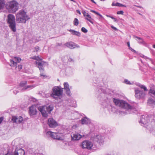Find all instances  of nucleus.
<instances>
[{
  "label": "nucleus",
  "instance_id": "9d476101",
  "mask_svg": "<svg viewBox=\"0 0 155 155\" xmlns=\"http://www.w3.org/2000/svg\"><path fill=\"white\" fill-rule=\"evenodd\" d=\"M149 121V118L144 115L141 116L140 120L139 121V123L142 126L146 127L145 125Z\"/></svg>",
  "mask_w": 155,
  "mask_h": 155
},
{
  "label": "nucleus",
  "instance_id": "09e8293b",
  "mask_svg": "<svg viewBox=\"0 0 155 155\" xmlns=\"http://www.w3.org/2000/svg\"><path fill=\"white\" fill-rule=\"evenodd\" d=\"M62 45L61 43H57L56 44V46H60Z\"/></svg>",
  "mask_w": 155,
  "mask_h": 155
},
{
  "label": "nucleus",
  "instance_id": "c85d7f7f",
  "mask_svg": "<svg viewBox=\"0 0 155 155\" xmlns=\"http://www.w3.org/2000/svg\"><path fill=\"white\" fill-rule=\"evenodd\" d=\"M149 94L151 96H155V90L151 89H150Z\"/></svg>",
  "mask_w": 155,
  "mask_h": 155
},
{
  "label": "nucleus",
  "instance_id": "473e14b6",
  "mask_svg": "<svg viewBox=\"0 0 155 155\" xmlns=\"http://www.w3.org/2000/svg\"><path fill=\"white\" fill-rule=\"evenodd\" d=\"M27 84L26 81H21L20 84V86L22 87H24Z\"/></svg>",
  "mask_w": 155,
  "mask_h": 155
},
{
  "label": "nucleus",
  "instance_id": "6ab92c4d",
  "mask_svg": "<svg viewBox=\"0 0 155 155\" xmlns=\"http://www.w3.org/2000/svg\"><path fill=\"white\" fill-rule=\"evenodd\" d=\"M81 123L82 124H89L91 123V120L87 117H84L81 119Z\"/></svg>",
  "mask_w": 155,
  "mask_h": 155
},
{
  "label": "nucleus",
  "instance_id": "39448f33",
  "mask_svg": "<svg viewBox=\"0 0 155 155\" xmlns=\"http://www.w3.org/2000/svg\"><path fill=\"white\" fill-rule=\"evenodd\" d=\"M53 109V106L52 105L41 106L38 108V109L41 113L42 116L46 117H48V113H50Z\"/></svg>",
  "mask_w": 155,
  "mask_h": 155
},
{
  "label": "nucleus",
  "instance_id": "f704fd0d",
  "mask_svg": "<svg viewBox=\"0 0 155 155\" xmlns=\"http://www.w3.org/2000/svg\"><path fill=\"white\" fill-rule=\"evenodd\" d=\"M33 87V86L32 85H29L27 86H25L23 87V88L22 89L23 90H26L27 88H31Z\"/></svg>",
  "mask_w": 155,
  "mask_h": 155
},
{
  "label": "nucleus",
  "instance_id": "13d9d810",
  "mask_svg": "<svg viewBox=\"0 0 155 155\" xmlns=\"http://www.w3.org/2000/svg\"><path fill=\"white\" fill-rule=\"evenodd\" d=\"M91 1L93 3L95 4H96V3L94 2V0H91Z\"/></svg>",
  "mask_w": 155,
  "mask_h": 155
},
{
  "label": "nucleus",
  "instance_id": "79ce46f5",
  "mask_svg": "<svg viewBox=\"0 0 155 155\" xmlns=\"http://www.w3.org/2000/svg\"><path fill=\"white\" fill-rule=\"evenodd\" d=\"M19 90L20 89H18L17 90H16L14 89L13 91V93L14 94H16L18 92H19Z\"/></svg>",
  "mask_w": 155,
  "mask_h": 155
},
{
  "label": "nucleus",
  "instance_id": "a19ab883",
  "mask_svg": "<svg viewBox=\"0 0 155 155\" xmlns=\"http://www.w3.org/2000/svg\"><path fill=\"white\" fill-rule=\"evenodd\" d=\"M40 76H41L43 77V78H45V77H46L45 74L43 73H41V74H40Z\"/></svg>",
  "mask_w": 155,
  "mask_h": 155
},
{
  "label": "nucleus",
  "instance_id": "ddd939ff",
  "mask_svg": "<svg viewBox=\"0 0 155 155\" xmlns=\"http://www.w3.org/2000/svg\"><path fill=\"white\" fill-rule=\"evenodd\" d=\"M48 124L50 127L54 128L56 127L58 125V124L52 118H49L48 120Z\"/></svg>",
  "mask_w": 155,
  "mask_h": 155
},
{
  "label": "nucleus",
  "instance_id": "393cba45",
  "mask_svg": "<svg viewBox=\"0 0 155 155\" xmlns=\"http://www.w3.org/2000/svg\"><path fill=\"white\" fill-rule=\"evenodd\" d=\"M19 143V139L18 138L14 140L12 142V145L15 147H17Z\"/></svg>",
  "mask_w": 155,
  "mask_h": 155
},
{
  "label": "nucleus",
  "instance_id": "7c9ffc66",
  "mask_svg": "<svg viewBox=\"0 0 155 155\" xmlns=\"http://www.w3.org/2000/svg\"><path fill=\"white\" fill-rule=\"evenodd\" d=\"M124 83L127 84H133L134 83L133 82H130L127 79L124 80Z\"/></svg>",
  "mask_w": 155,
  "mask_h": 155
},
{
  "label": "nucleus",
  "instance_id": "e2e57ef3",
  "mask_svg": "<svg viewBox=\"0 0 155 155\" xmlns=\"http://www.w3.org/2000/svg\"><path fill=\"white\" fill-rule=\"evenodd\" d=\"M129 49H130V50H131V49H132V48H131L130 47H129Z\"/></svg>",
  "mask_w": 155,
  "mask_h": 155
},
{
  "label": "nucleus",
  "instance_id": "412c9836",
  "mask_svg": "<svg viewBox=\"0 0 155 155\" xmlns=\"http://www.w3.org/2000/svg\"><path fill=\"white\" fill-rule=\"evenodd\" d=\"M65 45L70 49H73L77 47V45L74 43L69 42L65 44Z\"/></svg>",
  "mask_w": 155,
  "mask_h": 155
},
{
  "label": "nucleus",
  "instance_id": "4d7b16f0",
  "mask_svg": "<svg viewBox=\"0 0 155 155\" xmlns=\"http://www.w3.org/2000/svg\"><path fill=\"white\" fill-rule=\"evenodd\" d=\"M91 12H93V13H95V14H96V12H96L95 11H94V10H91Z\"/></svg>",
  "mask_w": 155,
  "mask_h": 155
},
{
  "label": "nucleus",
  "instance_id": "aec40b11",
  "mask_svg": "<svg viewBox=\"0 0 155 155\" xmlns=\"http://www.w3.org/2000/svg\"><path fill=\"white\" fill-rule=\"evenodd\" d=\"M29 113L31 116L35 115L37 113V110L35 108H34L33 106L30 107Z\"/></svg>",
  "mask_w": 155,
  "mask_h": 155
},
{
  "label": "nucleus",
  "instance_id": "052dcab7",
  "mask_svg": "<svg viewBox=\"0 0 155 155\" xmlns=\"http://www.w3.org/2000/svg\"><path fill=\"white\" fill-rule=\"evenodd\" d=\"M37 155H44L42 153H38Z\"/></svg>",
  "mask_w": 155,
  "mask_h": 155
},
{
  "label": "nucleus",
  "instance_id": "ea45409f",
  "mask_svg": "<svg viewBox=\"0 0 155 155\" xmlns=\"http://www.w3.org/2000/svg\"><path fill=\"white\" fill-rule=\"evenodd\" d=\"M124 12L122 11H118L117 12V14H121V15H123Z\"/></svg>",
  "mask_w": 155,
  "mask_h": 155
},
{
  "label": "nucleus",
  "instance_id": "6e6552de",
  "mask_svg": "<svg viewBox=\"0 0 155 155\" xmlns=\"http://www.w3.org/2000/svg\"><path fill=\"white\" fill-rule=\"evenodd\" d=\"M32 58L38 61L36 62L37 66L40 71H43L45 64L46 63V62L43 61L42 59L38 56H34Z\"/></svg>",
  "mask_w": 155,
  "mask_h": 155
},
{
  "label": "nucleus",
  "instance_id": "bb28decb",
  "mask_svg": "<svg viewBox=\"0 0 155 155\" xmlns=\"http://www.w3.org/2000/svg\"><path fill=\"white\" fill-rule=\"evenodd\" d=\"M134 38H137L138 39V40H137V39H136V40H137V41L139 43H140V44H143V42H144V41L143 40V39L141 38H140V37H138L137 36H134Z\"/></svg>",
  "mask_w": 155,
  "mask_h": 155
},
{
  "label": "nucleus",
  "instance_id": "c03bdc74",
  "mask_svg": "<svg viewBox=\"0 0 155 155\" xmlns=\"http://www.w3.org/2000/svg\"><path fill=\"white\" fill-rule=\"evenodd\" d=\"M111 110H112L114 112H116V109L114 107H112L111 108Z\"/></svg>",
  "mask_w": 155,
  "mask_h": 155
},
{
  "label": "nucleus",
  "instance_id": "f03ea898",
  "mask_svg": "<svg viewBox=\"0 0 155 155\" xmlns=\"http://www.w3.org/2000/svg\"><path fill=\"white\" fill-rule=\"evenodd\" d=\"M96 91L97 94L98 95V98L101 101L107 104L110 101L112 98L111 96L107 94L99 85L97 86Z\"/></svg>",
  "mask_w": 155,
  "mask_h": 155
},
{
  "label": "nucleus",
  "instance_id": "774afa93",
  "mask_svg": "<svg viewBox=\"0 0 155 155\" xmlns=\"http://www.w3.org/2000/svg\"><path fill=\"white\" fill-rule=\"evenodd\" d=\"M123 7H126V5H124V6Z\"/></svg>",
  "mask_w": 155,
  "mask_h": 155
},
{
  "label": "nucleus",
  "instance_id": "a211bd4d",
  "mask_svg": "<svg viewBox=\"0 0 155 155\" xmlns=\"http://www.w3.org/2000/svg\"><path fill=\"white\" fill-rule=\"evenodd\" d=\"M25 154L24 150L21 148H16L14 152V155H24Z\"/></svg>",
  "mask_w": 155,
  "mask_h": 155
},
{
  "label": "nucleus",
  "instance_id": "0eeeda50",
  "mask_svg": "<svg viewBox=\"0 0 155 155\" xmlns=\"http://www.w3.org/2000/svg\"><path fill=\"white\" fill-rule=\"evenodd\" d=\"M64 88H61L60 86H55L52 89V93L51 94V96L56 98L58 97L61 96L63 93Z\"/></svg>",
  "mask_w": 155,
  "mask_h": 155
},
{
  "label": "nucleus",
  "instance_id": "7ed1b4c3",
  "mask_svg": "<svg viewBox=\"0 0 155 155\" xmlns=\"http://www.w3.org/2000/svg\"><path fill=\"white\" fill-rule=\"evenodd\" d=\"M30 18L27 14V12L23 9L20 10L16 15V19L18 23H25Z\"/></svg>",
  "mask_w": 155,
  "mask_h": 155
},
{
  "label": "nucleus",
  "instance_id": "72a5a7b5",
  "mask_svg": "<svg viewBox=\"0 0 155 155\" xmlns=\"http://www.w3.org/2000/svg\"><path fill=\"white\" fill-rule=\"evenodd\" d=\"M74 25L75 26H77L79 24V21L77 18H75L74 21Z\"/></svg>",
  "mask_w": 155,
  "mask_h": 155
},
{
  "label": "nucleus",
  "instance_id": "69168bd1",
  "mask_svg": "<svg viewBox=\"0 0 155 155\" xmlns=\"http://www.w3.org/2000/svg\"><path fill=\"white\" fill-rule=\"evenodd\" d=\"M70 0L74 2H75V1L74 0Z\"/></svg>",
  "mask_w": 155,
  "mask_h": 155
},
{
  "label": "nucleus",
  "instance_id": "9b49d317",
  "mask_svg": "<svg viewBox=\"0 0 155 155\" xmlns=\"http://www.w3.org/2000/svg\"><path fill=\"white\" fill-rule=\"evenodd\" d=\"M21 61V58L14 57L10 60V65L11 66H15L17 65V62H20Z\"/></svg>",
  "mask_w": 155,
  "mask_h": 155
},
{
  "label": "nucleus",
  "instance_id": "338daca9",
  "mask_svg": "<svg viewBox=\"0 0 155 155\" xmlns=\"http://www.w3.org/2000/svg\"><path fill=\"white\" fill-rule=\"evenodd\" d=\"M137 7H139V8H141V7L140 6H137Z\"/></svg>",
  "mask_w": 155,
  "mask_h": 155
},
{
  "label": "nucleus",
  "instance_id": "de8ad7c7",
  "mask_svg": "<svg viewBox=\"0 0 155 155\" xmlns=\"http://www.w3.org/2000/svg\"><path fill=\"white\" fill-rule=\"evenodd\" d=\"M18 68L19 70L21 69L22 68V65H19L18 66Z\"/></svg>",
  "mask_w": 155,
  "mask_h": 155
},
{
  "label": "nucleus",
  "instance_id": "8fccbe9b",
  "mask_svg": "<svg viewBox=\"0 0 155 155\" xmlns=\"http://www.w3.org/2000/svg\"><path fill=\"white\" fill-rule=\"evenodd\" d=\"M3 119V117H0V124H1L2 121Z\"/></svg>",
  "mask_w": 155,
  "mask_h": 155
},
{
  "label": "nucleus",
  "instance_id": "b1692460",
  "mask_svg": "<svg viewBox=\"0 0 155 155\" xmlns=\"http://www.w3.org/2000/svg\"><path fill=\"white\" fill-rule=\"evenodd\" d=\"M69 31L71 32V34L73 35H76L78 37H80L81 36V33L78 31L72 29H70Z\"/></svg>",
  "mask_w": 155,
  "mask_h": 155
},
{
  "label": "nucleus",
  "instance_id": "c9c22d12",
  "mask_svg": "<svg viewBox=\"0 0 155 155\" xmlns=\"http://www.w3.org/2000/svg\"><path fill=\"white\" fill-rule=\"evenodd\" d=\"M140 56L142 58H144L145 59H148L150 61H152V60L151 58H150L148 57H147L144 55L143 54H141L140 55Z\"/></svg>",
  "mask_w": 155,
  "mask_h": 155
},
{
  "label": "nucleus",
  "instance_id": "423d86ee",
  "mask_svg": "<svg viewBox=\"0 0 155 155\" xmlns=\"http://www.w3.org/2000/svg\"><path fill=\"white\" fill-rule=\"evenodd\" d=\"M6 6L9 12L14 13L18 9V3L15 1H11L7 3Z\"/></svg>",
  "mask_w": 155,
  "mask_h": 155
},
{
  "label": "nucleus",
  "instance_id": "f257e3e1",
  "mask_svg": "<svg viewBox=\"0 0 155 155\" xmlns=\"http://www.w3.org/2000/svg\"><path fill=\"white\" fill-rule=\"evenodd\" d=\"M112 100L116 106L125 110V111L123 110L121 111V114H128L134 112L135 108L125 101L115 98H113Z\"/></svg>",
  "mask_w": 155,
  "mask_h": 155
},
{
  "label": "nucleus",
  "instance_id": "a18cd8bd",
  "mask_svg": "<svg viewBox=\"0 0 155 155\" xmlns=\"http://www.w3.org/2000/svg\"><path fill=\"white\" fill-rule=\"evenodd\" d=\"M95 14H96V15L99 16H100V17L101 18H103L102 16L99 13H98V12H96V13Z\"/></svg>",
  "mask_w": 155,
  "mask_h": 155
},
{
  "label": "nucleus",
  "instance_id": "3c124183",
  "mask_svg": "<svg viewBox=\"0 0 155 155\" xmlns=\"http://www.w3.org/2000/svg\"><path fill=\"white\" fill-rule=\"evenodd\" d=\"M124 6V5H123L121 4L118 3V6H119V7H122V6Z\"/></svg>",
  "mask_w": 155,
  "mask_h": 155
},
{
  "label": "nucleus",
  "instance_id": "2eb2a0df",
  "mask_svg": "<svg viewBox=\"0 0 155 155\" xmlns=\"http://www.w3.org/2000/svg\"><path fill=\"white\" fill-rule=\"evenodd\" d=\"M12 120L14 123L18 124L21 123L23 120V118L21 116H13L12 117Z\"/></svg>",
  "mask_w": 155,
  "mask_h": 155
},
{
  "label": "nucleus",
  "instance_id": "864d4df0",
  "mask_svg": "<svg viewBox=\"0 0 155 155\" xmlns=\"http://www.w3.org/2000/svg\"><path fill=\"white\" fill-rule=\"evenodd\" d=\"M107 16L113 19H114V17L109 15H107Z\"/></svg>",
  "mask_w": 155,
  "mask_h": 155
},
{
  "label": "nucleus",
  "instance_id": "5fc2aeb1",
  "mask_svg": "<svg viewBox=\"0 0 155 155\" xmlns=\"http://www.w3.org/2000/svg\"><path fill=\"white\" fill-rule=\"evenodd\" d=\"M76 12L78 13L80 15L81 14V13L80 11H79V10H77Z\"/></svg>",
  "mask_w": 155,
  "mask_h": 155
},
{
  "label": "nucleus",
  "instance_id": "20e7f679",
  "mask_svg": "<svg viewBox=\"0 0 155 155\" xmlns=\"http://www.w3.org/2000/svg\"><path fill=\"white\" fill-rule=\"evenodd\" d=\"M6 21L11 30L14 32H16V28L15 16L12 14H9L7 17Z\"/></svg>",
  "mask_w": 155,
  "mask_h": 155
},
{
  "label": "nucleus",
  "instance_id": "0e129e2a",
  "mask_svg": "<svg viewBox=\"0 0 155 155\" xmlns=\"http://www.w3.org/2000/svg\"><path fill=\"white\" fill-rule=\"evenodd\" d=\"M153 47L154 48H155V45H153Z\"/></svg>",
  "mask_w": 155,
  "mask_h": 155
},
{
  "label": "nucleus",
  "instance_id": "f3484780",
  "mask_svg": "<svg viewBox=\"0 0 155 155\" xmlns=\"http://www.w3.org/2000/svg\"><path fill=\"white\" fill-rule=\"evenodd\" d=\"M72 139L74 140H78L82 137V136L78 133H75L71 134Z\"/></svg>",
  "mask_w": 155,
  "mask_h": 155
},
{
  "label": "nucleus",
  "instance_id": "603ef678",
  "mask_svg": "<svg viewBox=\"0 0 155 155\" xmlns=\"http://www.w3.org/2000/svg\"><path fill=\"white\" fill-rule=\"evenodd\" d=\"M111 27L115 30H117V28L114 26H111Z\"/></svg>",
  "mask_w": 155,
  "mask_h": 155
},
{
  "label": "nucleus",
  "instance_id": "4c0bfd02",
  "mask_svg": "<svg viewBox=\"0 0 155 155\" xmlns=\"http://www.w3.org/2000/svg\"><path fill=\"white\" fill-rule=\"evenodd\" d=\"M39 50V48L38 46H36L34 48V51L35 52H38Z\"/></svg>",
  "mask_w": 155,
  "mask_h": 155
},
{
  "label": "nucleus",
  "instance_id": "cd10ccee",
  "mask_svg": "<svg viewBox=\"0 0 155 155\" xmlns=\"http://www.w3.org/2000/svg\"><path fill=\"white\" fill-rule=\"evenodd\" d=\"M5 4V2L4 0H0V10L4 8Z\"/></svg>",
  "mask_w": 155,
  "mask_h": 155
},
{
  "label": "nucleus",
  "instance_id": "1a4fd4ad",
  "mask_svg": "<svg viewBox=\"0 0 155 155\" xmlns=\"http://www.w3.org/2000/svg\"><path fill=\"white\" fill-rule=\"evenodd\" d=\"M135 92V96L136 98L140 99H143L145 97L146 95V93L145 92L138 89H136Z\"/></svg>",
  "mask_w": 155,
  "mask_h": 155
},
{
  "label": "nucleus",
  "instance_id": "e433bc0d",
  "mask_svg": "<svg viewBox=\"0 0 155 155\" xmlns=\"http://www.w3.org/2000/svg\"><path fill=\"white\" fill-rule=\"evenodd\" d=\"M81 30L82 32L85 33H86L87 32V30L84 27L82 28Z\"/></svg>",
  "mask_w": 155,
  "mask_h": 155
},
{
  "label": "nucleus",
  "instance_id": "6e6d98bb",
  "mask_svg": "<svg viewBox=\"0 0 155 155\" xmlns=\"http://www.w3.org/2000/svg\"><path fill=\"white\" fill-rule=\"evenodd\" d=\"M127 45L129 47H130V42H128L127 43Z\"/></svg>",
  "mask_w": 155,
  "mask_h": 155
},
{
  "label": "nucleus",
  "instance_id": "4468645a",
  "mask_svg": "<svg viewBox=\"0 0 155 155\" xmlns=\"http://www.w3.org/2000/svg\"><path fill=\"white\" fill-rule=\"evenodd\" d=\"M94 142H97L100 145L102 144L104 142L103 138L100 135L95 136L92 139Z\"/></svg>",
  "mask_w": 155,
  "mask_h": 155
},
{
  "label": "nucleus",
  "instance_id": "58836bf2",
  "mask_svg": "<svg viewBox=\"0 0 155 155\" xmlns=\"http://www.w3.org/2000/svg\"><path fill=\"white\" fill-rule=\"evenodd\" d=\"M82 13L83 15L84 16V17H86L87 16V14H88V13H86L85 11H82Z\"/></svg>",
  "mask_w": 155,
  "mask_h": 155
},
{
  "label": "nucleus",
  "instance_id": "dca6fc26",
  "mask_svg": "<svg viewBox=\"0 0 155 155\" xmlns=\"http://www.w3.org/2000/svg\"><path fill=\"white\" fill-rule=\"evenodd\" d=\"M64 89L67 95L68 96L71 95V94L69 88V85L68 84L67 82H64Z\"/></svg>",
  "mask_w": 155,
  "mask_h": 155
},
{
  "label": "nucleus",
  "instance_id": "37998d69",
  "mask_svg": "<svg viewBox=\"0 0 155 155\" xmlns=\"http://www.w3.org/2000/svg\"><path fill=\"white\" fill-rule=\"evenodd\" d=\"M118 3H113L112 4V6H118Z\"/></svg>",
  "mask_w": 155,
  "mask_h": 155
},
{
  "label": "nucleus",
  "instance_id": "a878e982",
  "mask_svg": "<svg viewBox=\"0 0 155 155\" xmlns=\"http://www.w3.org/2000/svg\"><path fill=\"white\" fill-rule=\"evenodd\" d=\"M136 85L140 87L141 89H143L144 91H147V88L144 85H143L140 83L137 84Z\"/></svg>",
  "mask_w": 155,
  "mask_h": 155
},
{
  "label": "nucleus",
  "instance_id": "f8f14e48",
  "mask_svg": "<svg viewBox=\"0 0 155 155\" xmlns=\"http://www.w3.org/2000/svg\"><path fill=\"white\" fill-rule=\"evenodd\" d=\"M82 147L83 148L91 149L93 146L92 143L90 141L86 140L82 143Z\"/></svg>",
  "mask_w": 155,
  "mask_h": 155
},
{
  "label": "nucleus",
  "instance_id": "5701e85b",
  "mask_svg": "<svg viewBox=\"0 0 155 155\" xmlns=\"http://www.w3.org/2000/svg\"><path fill=\"white\" fill-rule=\"evenodd\" d=\"M52 138L54 139L58 140H60L61 139L60 134L56 133H53Z\"/></svg>",
  "mask_w": 155,
  "mask_h": 155
},
{
  "label": "nucleus",
  "instance_id": "49530a36",
  "mask_svg": "<svg viewBox=\"0 0 155 155\" xmlns=\"http://www.w3.org/2000/svg\"><path fill=\"white\" fill-rule=\"evenodd\" d=\"M95 14H96V15L99 16H100V17L101 18H103L102 16L99 13H98V12H96V13Z\"/></svg>",
  "mask_w": 155,
  "mask_h": 155
},
{
  "label": "nucleus",
  "instance_id": "2f4dec72",
  "mask_svg": "<svg viewBox=\"0 0 155 155\" xmlns=\"http://www.w3.org/2000/svg\"><path fill=\"white\" fill-rule=\"evenodd\" d=\"M53 134V133L51 131H48L46 133V135L48 137H52Z\"/></svg>",
  "mask_w": 155,
  "mask_h": 155
},
{
  "label": "nucleus",
  "instance_id": "680f3d73",
  "mask_svg": "<svg viewBox=\"0 0 155 155\" xmlns=\"http://www.w3.org/2000/svg\"><path fill=\"white\" fill-rule=\"evenodd\" d=\"M131 50L132 51H135V50H134V49H131Z\"/></svg>",
  "mask_w": 155,
  "mask_h": 155
},
{
  "label": "nucleus",
  "instance_id": "c756f323",
  "mask_svg": "<svg viewBox=\"0 0 155 155\" xmlns=\"http://www.w3.org/2000/svg\"><path fill=\"white\" fill-rule=\"evenodd\" d=\"M85 19L89 21L92 24H93V22L91 20L92 19L91 16L88 14H87V16L86 17Z\"/></svg>",
  "mask_w": 155,
  "mask_h": 155
},
{
  "label": "nucleus",
  "instance_id": "4be33fe9",
  "mask_svg": "<svg viewBox=\"0 0 155 155\" xmlns=\"http://www.w3.org/2000/svg\"><path fill=\"white\" fill-rule=\"evenodd\" d=\"M147 104L149 105L153 106L154 107L153 105H155V100L151 98H149L147 101Z\"/></svg>",
  "mask_w": 155,
  "mask_h": 155
},
{
  "label": "nucleus",
  "instance_id": "bf43d9fd",
  "mask_svg": "<svg viewBox=\"0 0 155 155\" xmlns=\"http://www.w3.org/2000/svg\"><path fill=\"white\" fill-rule=\"evenodd\" d=\"M113 20H114V21L115 22H116L117 20V19L115 18H114V19Z\"/></svg>",
  "mask_w": 155,
  "mask_h": 155
}]
</instances>
